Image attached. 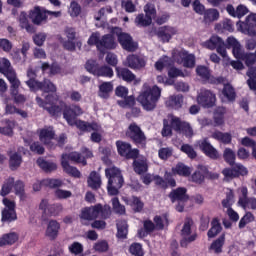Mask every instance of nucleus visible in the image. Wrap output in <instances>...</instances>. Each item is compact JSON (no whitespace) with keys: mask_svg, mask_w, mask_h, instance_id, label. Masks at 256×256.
Returning <instances> with one entry per match:
<instances>
[{"mask_svg":"<svg viewBox=\"0 0 256 256\" xmlns=\"http://www.w3.org/2000/svg\"><path fill=\"white\" fill-rule=\"evenodd\" d=\"M88 187L93 191L101 189V175L97 171H92L87 179Z\"/></svg>","mask_w":256,"mask_h":256,"instance_id":"obj_37","label":"nucleus"},{"mask_svg":"<svg viewBox=\"0 0 256 256\" xmlns=\"http://www.w3.org/2000/svg\"><path fill=\"white\" fill-rule=\"evenodd\" d=\"M36 103L37 105H39V107H42V109H45L49 113V115H51L52 117H57V115L61 113V107L54 104H50L47 106V102H45V100H43L39 96L36 97Z\"/></svg>","mask_w":256,"mask_h":256,"instance_id":"obj_30","label":"nucleus"},{"mask_svg":"<svg viewBox=\"0 0 256 256\" xmlns=\"http://www.w3.org/2000/svg\"><path fill=\"white\" fill-rule=\"evenodd\" d=\"M224 245H225V234H222L211 243V245L209 246V251H213L215 255H220V253H223Z\"/></svg>","mask_w":256,"mask_h":256,"instance_id":"obj_39","label":"nucleus"},{"mask_svg":"<svg viewBox=\"0 0 256 256\" xmlns=\"http://www.w3.org/2000/svg\"><path fill=\"white\" fill-rule=\"evenodd\" d=\"M83 113V109L79 105L65 106L63 109V118L70 127L77 121V118Z\"/></svg>","mask_w":256,"mask_h":256,"instance_id":"obj_16","label":"nucleus"},{"mask_svg":"<svg viewBox=\"0 0 256 256\" xmlns=\"http://www.w3.org/2000/svg\"><path fill=\"white\" fill-rule=\"evenodd\" d=\"M36 163L44 173H53V171H57V163L47 161L43 157H39Z\"/></svg>","mask_w":256,"mask_h":256,"instance_id":"obj_38","label":"nucleus"},{"mask_svg":"<svg viewBox=\"0 0 256 256\" xmlns=\"http://www.w3.org/2000/svg\"><path fill=\"white\" fill-rule=\"evenodd\" d=\"M70 161H74L75 163H81L82 165H87V160L81 156L79 152H71L69 154H62L61 156V166L64 173H67L70 177H74L75 179H81V171L77 169L75 166L69 165Z\"/></svg>","mask_w":256,"mask_h":256,"instance_id":"obj_2","label":"nucleus"},{"mask_svg":"<svg viewBox=\"0 0 256 256\" xmlns=\"http://www.w3.org/2000/svg\"><path fill=\"white\" fill-rule=\"evenodd\" d=\"M0 73H3L5 77L9 75V73H15V70L11 67V61L7 58H0Z\"/></svg>","mask_w":256,"mask_h":256,"instance_id":"obj_51","label":"nucleus"},{"mask_svg":"<svg viewBox=\"0 0 256 256\" xmlns=\"http://www.w3.org/2000/svg\"><path fill=\"white\" fill-rule=\"evenodd\" d=\"M14 185H15V178L14 177L7 178L4 181L2 188L0 190L1 197H7V195H9V193H11V191L13 190Z\"/></svg>","mask_w":256,"mask_h":256,"instance_id":"obj_46","label":"nucleus"},{"mask_svg":"<svg viewBox=\"0 0 256 256\" xmlns=\"http://www.w3.org/2000/svg\"><path fill=\"white\" fill-rule=\"evenodd\" d=\"M134 23L136 27H149V25L153 23V20L151 17H147L145 14L141 13L136 16Z\"/></svg>","mask_w":256,"mask_h":256,"instance_id":"obj_50","label":"nucleus"},{"mask_svg":"<svg viewBox=\"0 0 256 256\" xmlns=\"http://www.w3.org/2000/svg\"><path fill=\"white\" fill-rule=\"evenodd\" d=\"M216 101L217 97L215 96V93L207 89H202L197 97V102L205 109H211V107H215Z\"/></svg>","mask_w":256,"mask_h":256,"instance_id":"obj_14","label":"nucleus"},{"mask_svg":"<svg viewBox=\"0 0 256 256\" xmlns=\"http://www.w3.org/2000/svg\"><path fill=\"white\" fill-rule=\"evenodd\" d=\"M223 159L228 165H230V167H233L235 165L237 155L231 150V148H226L223 153Z\"/></svg>","mask_w":256,"mask_h":256,"instance_id":"obj_53","label":"nucleus"},{"mask_svg":"<svg viewBox=\"0 0 256 256\" xmlns=\"http://www.w3.org/2000/svg\"><path fill=\"white\" fill-rule=\"evenodd\" d=\"M14 190H15L16 195H19L21 200H23V199H25V197H27L25 195V183H23V181L18 180L16 182H14Z\"/></svg>","mask_w":256,"mask_h":256,"instance_id":"obj_63","label":"nucleus"},{"mask_svg":"<svg viewBox=\"0 0 256 256\" xmlns=\"http://www.w3.org/2000/svg\"><path fill=\"white\" fill-rule=\"evenodd\" d=\"M116 147L120 157H124L127 160L137 159L139 157V149L133 148L131 143L118 140L116 141Z\"/></svg>","mask_w":256,"mask_h":256,"instance_id":"obj_9","label":"nucleus"},{"mask_svg":"<svg viewBox=\"0 0 256 256\" xmlns=\"http://www.w3.org/2000/svg\"><path fill=\"white\" fill-rule=\"evenodd\" d=\"M133 163V171L136 173V175H144V173H147L149 171V163L147 162V158L139 156L137 158H132Z\"/></svg>","mask_w":256,"mask_h":256,"instance_id":"obj_24","label":"nucleus"},{"mask_svg":"<svg viewBox=\"0 0 256 256\" xmlns=\"http://www.w3.org/2000/svg\"><path fill=\"white\" fill-rule=\"evenodd\" d=\"M6 79H8L10 83V95H16L19 93V88L21 87V80L17 78V72H9V74L6 76Z\"/></svg>","mask_w":256,"mask_h":256,"instance_id":"obj_34","label":"nucleus"},{"mask_svg":"<svg viewBox=\"0 0 256 256\" xmlns=\"http://www.w3.org/2000/svg\"><path fill=\"white\" fill-rule=\"evenodd\" d=\"M38 137L40 143H43L45 147L48 149H56L57 145L53 143V139H55V129L53 126H45L44 128L40 129L38 132Z\"/></svg>","mask_w":256,"mask_h":256,"instance_id":"obj_10","label":"nucleus"},{"mask_svg":"<svg viewBox=\"0 0 256 256\" xmlns=\"http://www.w3.org/2000/svg\"><path fill=\"white\" fill-rule=\"evenodd\" d=\"M184 101L185 97L182 94H174L166 100V107L179 111V109H182Z\"/></svg>","mask_w":256,"mask_h":256,"instance_id":"obj_26","label":"nucleus"},{"mask_svg":"<svg viewBox=\"0 0 256 256\" xmlns=\"http://www.w3.org/2000/svg\"><path fill=\"white\" fill-rule=\"evenodd\" d=\"M61 229V224L57 220H50L48 222L45 235L50 238V241H55L59 237V230Z\"/></svg>","mask_w":256,"mask_h":256,"instance_id":"obj_28","label":"nucleus"},{"mask_svg":"<svg viewBox=\"0 0 256 256\" xmlns=\"http://www.w3.org/2000/svg\"><path fill=\"white\" fill-rule=\"evenodd\" d=\"M47 13H49L48 10L36 6L29 11L28 18L32 21L33 25H43V23H47Z\"/></svg>","mask_w":256,"mask_h":256,"instance_id":"obj_19","label":"nucleus"},{"mask_svg":"<svg viewBox=\"0 0 256 256\" xmlns=\"http://www.w3.org/2000/svg\"><path fill=\"white\" fill-rule=\"evenodd\" d=\"M203 15V21L204 23H214V21H217L220 17L219 10L215 8H210L204 10Z\"/></svg>","mask_w":256,"mask_h":256,"instance_id":"obj_44","label":"nucleus"},{"mask_svg":"<svg viewBox=\"0 0 256 256\" xmlns=\"http://www.w3.org/2000/svg\"><path fill=\"white\" fill-rule=\"evenodd\" d=\"M238 31L244 35H256V14H250L244 22L236 23Z\"/></svg>","mask_w":256,"mask_h":256,"instance_id":"obj_12","label":"nucleus"},{"mask_svg":"<svg viewBox=\"0 0 256 256\" xmlns=\"http://www.w3.org/2000/svg\"><path fill=\"white\" fill-rule=\"evenodd\" d=\"M205 179H219V174L209 171L206 166H199L198 169L192 174L191 180L196 185H203Z\"/></svg>","mask_w":256,"mask_h":256,"instance_id":"obj_8","label":"nucleus"},{"mask_svg":"<svg viewBox=\"0 0 256 256\" xmlns=\"http://www.w3.org/2000/svg\"><path fill=\"white\" fill-rule=\"evenodd\" d=\"M17 241H19V234L16 232L4 234L0 238V247H5V245H15Z\"/></svg>","mask_w":256,"mask_h":256,"instance_id":"obj_43","label":"nucleus"},{"mask_svg":"<svg viewBox=\"0 0 256 256\" xmlns=\"http://www.w3.org/2000/svg\"><path fill=\"white\" fill-rule=\"evenodd\" d=\"M28 15L26 12H21L19 16V25L21 29H25L27 33H35V26L33 24L29 23Z\"/></svg>","mask_w":256,"mask_h":256,"instance_id":"obj_42","label":"nucleus"},{"mask_svg":"<svg viewBox=\"0 0 256 256\" xmlns=\"http://www.w3.org/2000/svg\"><path fill=\"white\" fill-rule=\"evenodd\" d=\"M2 221L4 223L17 221V212L15 210H2Z\"/></svg>","mask_w":256,"mask_h":256,"instance_id":"obj_55","label":"nucleus"},{"mask_svg":"<svg viewBox=\"0 0 256 256\" xmlns=\"http://www.w3.org/2000/svg\"><path fill=\"white\" fill-rule=\"evenodd\" d=\"M191 173V167L185 165L183 162H178L176 166L172 168V174L179 175V177H190Z\"/></svg>","mask_w":256,"mask_h":256,"instance_id":"obj_36","label":"nucleus"},{"mask_svg":"<svg viewBox=\"0 0 256 256\" xmlns=\"http://www.w3.org/2000/svg\"><path fill=\"white\" fill-rule=\"evenodd\" d=\"M126 137H128L136 147H141L142 149L147 147V136H145V132H143L141 127L135 122H132L128 126Z\"/></svg>","mask_w":256,"mask_h":256,"instance_id":"obj_4","label":"nucleus"},{"mask_svg":"<svg viewBox=\"0 0 256 256\" xmlns=\"http://www.w3.org/2000/svg\"><path fill=\"white\" fill-rule=\"evenodd\" d=\"M178 30L173 26H161L156 31V37L161 41V43H169L177 35Z\"/></svg>","mask_w":256,"mask_h":256,"instance_id":"obj_20","label":"nucleus"},{"mask_svg":"<svg viewBox=\"0 0 256 256\" xmlns=\"http://www.w3.org/2000/svg\"><path fill=\"white\" fill-rule=\"evenodd\" d=\"M154 231H157V229L155 228V223L149 219L144 220L143 228H140L138 230V237H140V239H145V237L151 235V233H153Z\"/></svg>","mask_w":256,"mask_h":256,"instance_id":"obj_35","label":"nucleus"},{"mask_svg":"<svg viewBox=\"0 0 256 256\" xmlns=\"http://www.w3.org/2000/svg\"><path fill=\"white\" fill-rule=\"evenodd\" d=\"M168 197L171 203H187V201H189V194H187V188L185 187L172 189Z\"/></svg>","mask_w":256,"mask_h":256,"instance_id":"obj_22","label":"nucleus"},{"mask_svg":"<svg viewBox=\"0 0 256 256\" xmlns=\"http://www.w3.org/2000/svg\"><path fill=\"white\" fill-rule=\"evenodd\" d=\"M212 138L216 139L217 141H221L224 145H229L232 141V137L229 133H223L221 131H216L212 133Z\"/></svg>","mask_w":256,"mask_h":256,"instance_id":"obj_52","label":"nucleus"},{"mask_svg":"<svg viewBox=\"0 0 256 256\" xmlns=\"http://www.w3.org/2000/svg\"><path fill=\"white\" fill-rule=\"evenodd\" d=\"M112 207L115 213H117V215H125L126 210H125V206L121 204V202L119 201V198L114 197L112 199Z\"/></svg>","mask_w":256,"mask_h":256,"instance_id":"obj_64","label":"nucleus"},{"mask_svg":"<svg viewBox=\"0 0 256 256\" xmlns=\"http://www.w3.org/2000/svg\"><path fill=\"white\" fill-rule=\"evenodd\" d=\"M113 75V68H111V66L108 65H103L98 68L96 77H107L108 79H111Z\"/></svg>","mask_w":256,"mask_h":256,"instance_id":"obj_54","label":"nucleus"},{"mask_svg":"<svg viewBox=\"0 0 256 256\" xmlns=\"http://www.w3.org/2000/svg\"><path fill=\"white\" fill-rule=\"evenodd\" d=\"M129 233V225L127 221L121 220L117 223V238L118 239H127V234Z\"/></svg>","mask_w":256,"mask_h":256,"instance_id":"obj_47","label":"nucleus"},{"mask_svg":"<svg viewBox=\"0 0 256 256\" xmlns=\"http://www.w3.org/2000/svg\"><path fill=\"white\" fill-rule=\"evenodd\" d=\"M113 92V84L111 82H103L99 85L98 95L101 99H109V94Z\"/></svg>","mask_w":256,"mask_h":256,"instance_id":"obj_45","label":"nucleus"},{"mask_svg":"<svg viewBox=\"0 0 256 256\" xmlns=\"http://www.w3.org/2000/svg\"><path fill=\"white\" fill-rule=\"evenodd\" d=\"M126 205L132 207L134 213H141L145 207V203L141 201V198L137 196H132L131 198L126 199Z\"/></svg>","mask_w":256,"mask_h":256,"instance_id":"obj_41","label":"nucleus"},{"mask_svg":"<svg viewBox=\"0 0 256 256\" xmlns=\"http://www.w3.org/2000/svg\"><path fill=\"white\" fill-rule=\"evenodd\" d=\"M116 74L118 79H122L126 83H133L137 79V76L129 68L116 67Z\"/></svg>","mask_w":256,"mask_h":256,"instance_id":"obj_32","label":"nucleus"},{"mask_svg":"<svg viewBox=\"0 0 256 256\" xmlns=\"http://www.w3.org/2000/svg\"><path fill=\"white\" fill-rule=\"evenodd\" d=\"M222 95H224V97H226V99L230 102H233L235 99H237V93L231 84H224Z\"/></svg>","mask_w":256,"mask_h":256,"instance_id":"obj_48","label":"nucleus"},{"mask_svg":"<svg viewBox=\"0 0 256 256\" xmlns=\"http://www.w3.org/2000/svg\"><path fill=\"white\" fill-rule=\"evenodd\" d=\"M188 54H189V52H187L186 50H183V49L175 50L172 53V57H173L174 61H176V63L181 65L185 61V58L187 57Z\"/></svg>","mask_w":256,"mask_h":256,"instance_id":"obj_61","label":"nucleus"},{"mask_svg":"<svg viewBox=\"0 0 256 256\" xmlns=\"http://www.w3.org/2000/svg\"><path fill=\"white\" fill-rule=\"evenodd\" d=\"M117 43L115 42V37L112 34L103 35L100 41L99 51L103 53L105 49L111 50L116 49Z\"/></svg>","mask_w":256,"mask_h":256,"instance_id":"obj_31","label":"nucleus"},{"mask_svg":"<svg viewBox=\"0 0 256 256\" xmlns=\"http://www.w3.org/2000/svg\"><path fill=\"white\" fill-rule=\"evenodd\" d=\"M118 43L124 51H128L129 53H135L139 47V44L133 41L131 34L125 32L118 34Z\"/></svg>","mask_w":256,"mask_h":256,"instance_id":"obj_18","label":"nucleus"},{"mask_svg":"<svg viewBox=\"0 0 256 256\" xmlns=\"http://www.w3.org/2000/svg\"><path fill=\"white\" fill-rule=\"evenodd\" d=\"M129 253L133 256H145V252L143 251V245L138 242H134L129 247Z\"/></svg>","mask_w":256,"mask_h":256,"instance_id":"obj_59","label":"nucleus"},{"mask_svg":"<svg viewBox=\"0 0 256 256\" xmlns=\"http://www.w3.org/2000/svg\"><path fill=\"white\" fill-rule=\"evenodd\" d=\"M99 217V206L85 207L81 210L80 219L82 221H95Z\"/></svg>","mask_w":256,"mask_h":256,"instance_id":"obj_27","label":"nucleus"},{"mask_svg":"<svg viewBox=\"0 0 256 256\" xmlns=\"http://www.w3.org/2000/svg\"><path fill=\"white\" fill-rule=\"evenodd\" d=\"M26 85L30 91L37 93V91H43V93H57V86L49 79H44L42 82L36 79H29L26 81Z\"/></svg>","mask_w":256,"mask_h":256,"instance_id":"obj_5","label":"nucleus"},{"mask_svg":"<svg viewBox=\"0 0 256 256\" xmlns=\"http://www.w3.org/2000/svg\"><path fill=\"white\" fill-rule=\"evenodd\" d=\"M171 125L177 133H183L188 139L193 137V127L189 122L182 121L179 117H172Z\"/></svg>","mask_w":256,"mask_h":256,"instance_id":"obj_13","label":"nucleus"},{"mask_svg":"<svg viewBox=\"0 0 256 256\" xmlns=\"http://www.w3.org/2000/svg\"><path fill=\"white\" fill-rule=\"evenodd\" d=\"M191 227H193V219L186 218L181 229L180 247L187 248L190 243L197 241V232L191 234Z\"/></svg>","mask_w":256,"mask_h":256,"instance_id":"obj_7","label":"nucleus"},{"mask_svg":"<svg viewBox=\"0 0 256 256\" xmlns=\"http://www.w3.org/2000/svg\"><path fill=\"white\" fill-rule=\"evenodd\" d=\"M146 65L147 60L145 59V56H141L139 54H129L126 57L125 66L129 67V69L141 71V69H145Z\"/></svg>","mask_w":256,"mask_h":256,"instance_id":"obj_15","label":"nucleus"},{"mask_svg":"<svg viewBox=\"0 0 256 256\" xmlns=\"http://www.w3.org/2000/svg\"><path fill=\"white\" fill-rule=\"evenodd\" d=\"M99 63H97L96 60H87L85 64V69L88 71V73H91V75L97 76V73L99 72Z\"/></svg>","mask_w":256,"mask_h":256,"instance_id":"obj_60","label":"nucleus"},{"mask_svg":"<svg viewBox=\"0 0 256 256\" xmlns=\"http://www.w3.org/2000/svg\"><path fill=\"white\" fill-rule=\"evenodd\" d=\"M225 113L227 109L225 107H217L214 111V123L216 125H223L225 123Z\"/></svg>","mask_w":256,"mask_h":256,"instance_id":"obj_49","label":"nucleus"},{"mask_svg":"<svg viewBox=\"0 0 256 256\" xmlns=\"http://www.w3.org/2000/svg\"><path fill=\"white\" fill-rule=\"evenodd\" d=\"M105 175L108 179V195H110L111 197L119 195V189H121V187H123V183H125L121 170L117 167L107 168L105 170Z\"/></svg>","mask_w":256,"mask_h":256,"instance_id":"obj_3","label":"nucleus"},{"mask_svg":"<svg viewBox=\"0 0 256 256\" xmlns=\"http://www.w3.org/2000/svg\"><path fill=\"white\" fill-rule=\"evenodd\" d=\"M240 193L241 195L238 199V205L242 207V209H247V207H250V209L256 211V198H249V190L247 189V187H242L240 189Z\"/></svg>","mask_w":256,"mask_h":256,"instance_id":"obj_21","label":"nucleus"},{"mask_svg":"<svg viewBox=\"0 0 256 256\" xmlns=\"http://www.w3.org/2000/svg\"><path fill=\"white\" fill-rule=\"evenodd\" d=\"M198 145L199 149L204 153V155H206V157H209V159H212L213 161H217V159H219V151H217L215 147L207 141V138L200 140Z\"/></svg>","mask_w":256,"mask_h":256,"instance_id":"obj_23","label":"nucleus"},{"mask_svg":"<svg viewBox=\"0 0 256 256\" xmlns=\"http://www.w3.org/2000/svg\"><path fill=\"white\" fill-rule=\"evenodd\" d=\"M118 105L123 109L127 108L131 109L135 107V96H126L124 100H118Z\"/></svg>","mask_w":256,"mask_h":256,"instance_id":"obj_62","label":"nucleus"},{"mask_svg":"<svg viewBox=\"0 0 256 256\" xmlns=\"http://www.w3.org/2000/svg\"><path fill=\"white\" fill-rule=\"evenodd\" d=\"M161 99V88L159 86H149L145 83L142 87V91L137 97V101L142 105L144 111H155L157 103Z\"/></svg>","mask_w":256,"mask_h":256,"instance_id":"obj_1","label":"nucleus"},{"mask_svg":"<svg viewBox=\"0 0 256 256\" xmlns=\"http://www.w3.org/2000/svg\"><path fill=\"white\" fill-rule=\"evenodd\" d=\"M204 45L206 49H210L211 51L216 49L217 53L221 55V57H227V46L221 37L213 35L204 43Z\"/></svg>","mask_w":256,"mask_h":256,"instance_id":"obj_11","label":"nucleus"},{"mask_svg":"<svg viewBox=\"0 0 256 256\" xmlns=\"http://www.w3.org/2000/svg\"><path fill=\"white\" fill-rule=\"evenodd\" d=\"M95 207H98V216L101 215L102 219H109L111 217V206L96 204Z\"/></svg>","mask_w":256,"mask_h":256,"instance_id":"obj_56","label":"nucleus"},{"mask_svg":"<svg viewBox=\"0 0 256 256\" xmlns=\"http://www.w3.org/2000/svg\"><path fill=\"white\" fill-rule=\"evenodd\" d=\"M196 75L200 77L203 83H209L210 85H225V77H215L211 75V69H209V67L207 66H197Z\"/></svg>","mask_w":256,"mask_h":256,"instance_id":"obj_6","label":"nucleus"},{"mask_svg":"<svg viewBox=\"0 0 256 256\" xmlns=\"http://www.w3.org/2000/svg\"><path fill=\"white\" fill-rule=\"evenodd\" d=\"M222 174L226 179H235L237 177H245V175L249 174V170L243 164L234 163L231 168H224L222 170Z\"/></svg>","mask_w":256,"mask_h":256,"instance_id":"obj_17","label":"nucleus"},{"mask_svg":"<svg viewBox=\"0 0 256 256\" xmlns=\"http://www.w3.org/2000/svg\"><path fill=\"white\" fill-rule=\"evenodd\" d=\"M226 11L228 14H230L231 17H237L238 19H241V17H245L249 13V9H247V6L245 5H238L237 8L232 4H228L226 6Z\"/></svg>","mask_w":256,"mask_h":256,"instance_id":"obj_29","label":"nucleus"},{"mask_svg":"<svg viewBox=\"0 0 256 256\" xmlns=\"http://www.w3.org/2000/svg\"><path fill=\"white\" fill-rule=\"evenodd\" d=\"M234 199H235V193L233 192V190H229L226 193V198L222 200V207L224 209H232L231 206L235 202Z\"/></svg>","mask_w":256,"mask_h":256,"instance_id":"obj_58","label":"nucleus"},{"mask_svg":"<svg viewBox=\"0 0 256 256\" xmlns=\"http://www.w3.org/2000/svg\"><path fill=\"white\" fill-rule=\"evenodd\" d=\"M9 157V169L11 171H17L18 167H21L23 163V156L19 152H8Z\"/></svg>","mask_w":256,"mask_h":256,"instance_id":"obj_33","label":"nucleus"},{"mask_svg":"<svg viewBox=\"0 0 256 256\" xmlns=\"http://www.w3.org/2000/svg\"><path fill=\"white\" fill-rule=\"evenodd\" d=\"M221 231H223V227L221 226L219 218H213L211 221V228L207 232L208 238L214 239V237H217Z\"/></svg>","mask_w":256,"mask_h":256,"instance_id":"obj_40","label":"nucleus"},{"mask_svg":"<svg viewBox=\"0 0 256 256\" xmlns=\"http://www.w3.org/2000/svg\"><path fill=\"white\" fill-rule=\"evenodd\" d=\"M49 187V189H59L62 185H64L63 180L56 179V178H48L42 180L40 183H34L33 184V190L39 191L41 189V186Z\"/></svg>","mask_w":256,"mask_h":256,"instance_id":"obj_25","label":"nucleus"},{"mask_svg":"<svg viewBox=\"0 0 256 256\" xmlns=\"http://www.w3.org/2000/svg\"><path fill=\"white\" fill-rule=\"evenodd\" d=\"M255 221V215L251 212H246L245 215L240 219L238 227L239 229H245L248 223H253Z\"/></svg>","mask_w":256,"mask_h":256,"instance_id":"obj_57","label":"nucleus"}]
</instances>
